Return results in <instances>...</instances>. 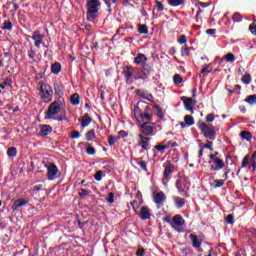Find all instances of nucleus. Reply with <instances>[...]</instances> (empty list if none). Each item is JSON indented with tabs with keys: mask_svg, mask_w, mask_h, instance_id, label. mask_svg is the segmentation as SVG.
Segmentation results:
<instances>
[{
	"mask_svg": "<svg viewBox=\"0 0 256 256\" xmlns=\"http://www.w3.org/2000/svg\"><path fill=\"white\" fill-rule=\"evenodd\" d=\"M141 133L143 135H146L148 137H153L155 135L154 133V128H153V123L151 120H148V122H144L140 125Z\"/></svg>",
	"mask_w": 256,
	"mask_h": 256,
	"instance_id": "9",
	"label": "nucleus"
},
{
	"mask_svg": "<svg viewBox=\"0 0 256 256\" xmlns=\"http://www.w3.org/2000/svg\"><path fill=\"white\" fill-rule=\"evenodd\" d=\"M219 152L218 151H215L213 154H209V159L210 161H213L215 159H219Z\"/></svg>",
	"mask_w": 256,
	"mask_h": 256,
	"instance_id": "60",
	"label": "nucleus"
},
{
	"mask_svg": "<svg viewBox=\"0 0 256 256\" xmlns=\"http://www.w3.org/2000/svg\"><path fill=\"white\" fill-rule=\"evenodd\" d=\"M97 135L95 134V130L91 129L88 132L85 133V139L86 141H93V139H96Z\"/></svg>",
	"mask_w": 256,
	"mask_h": 256,
	"instance_id": "30",
	"label": "nucleus"
},
{
	"mask_svg": "<svg viewBox=\"0 0 256 256\" xmlns=\"http://www.w3.org/2000/svg\"><path fill=\"white\" fill-rule=\"evenodd\" d=\"M184 123L187 125V127H191L195 125V119L191 115L184 116Z\"/></svg>",
	"mask_w": 256,
	"mask_h": 256,
	"instance_id": "31",
	"label": "nucleus"
},
{
	"mask_svg": "<svg viewBox=\"0 0 256 256\" xmlns=\"http://www.w3.org/2000/svg\"><path fill=\"white\" fill-rule=\"evenodd\" d=\"M137 71H139V69L134 68L133 66H126L124 68V77L126 79V83H132L133 81H131V79H135L134 73H137Z\"/></svg>",
	"mask_w": 256,
	"mask_h": 256,
	"instance_id": "12",
	"label": "nucleus"
},
{
	"mask_svg": "<svg viewBox=\"0 0 256 256\" xmlns=\"http://www.w3.org/2000/svg\"><path fill=\"white\" fill-rule=\"evenodd\" d=\"M138 32L141 35H147L149 33V27L146 24H139L138 25Z\"/></svg>",
	"mask_w": 256,
	"mask_h": 256,
	"instance_id": "33",
	"label": "nucleus"
},
{
	"mask_svg": "<svg viewBox=\"0 0 256 256\" xmlns=\"http://www.w3.org/2000/svg\"><path fill=\"white\" fill-rule=\"evenodd\" d=\"M108 143L110 145V147H113V145H115V143H117V138H115V136L110 135L108 137Z\"/></svg>",
	"mask_w": 256,
	"mask_h": 256,
	"instance_id": "51",
	"label": "nucleus"
},
{
	"mask_svg": "<svg viewBox=\"0 0 256 256\" xmlns=\"http://www.w3.org/2000/svg\"><path fill=\"white\" fill-rule=\"evenodd\" d=\"M198 129H200L205 139H210V141H215V139H217V127L202 122L201 124H199Z\"/></svg>",
	"mask_w": 256,
	"mask_h": 256,
	"instance_id": "2",
	"label": "nucleus"
},
{
	"mask_svg": "<svg viewBox=\"0 0 256 256\" xmlns=\"http://www.w3.org/2000/svg\"><path fill=\"white\" fill-rule=\"evenodd\" d=\"M134 63H136V65H141V67L143 65L147 64V56L145 54L139 53L135 58H134Z\"/></svg>",
	"mask_w": 256,
	"mask_h": 256,
	"instance_id": "19",
	"label": "nucleus"
},
{
	"mask_svg": "<svg viewBox=\"0 0 256 256\" xmlns=\"http://www.w3.org/2000/svg\"><path fill=\"white\" fill-rule=\"evenodd\" d=\"M70 103L71 105H79L81 103V97L79 96L78 93H74L70 96Z\"/></svg>",
	"mask_w": 256,
	"mask_h": 256,
	"instance_id": "26",
	"label": "nucleus"
},
{
	"mask_svg": "<svg viewBox=\"0 0 256 256\" xmlns=\"http://www.w3.org/2000/svg\"><path fill=\"white\" fill-rule=\"evenodd\" d=\"M65 91V86L61 82L54 83V95L56 99H61L63 97Z\"/></svg>",
	"mask_w": 256,
	"mask_h": 256,
	"instance_id": "16",
	"label": "nucleus"
},
{
	"mask_svg": "<svg viewBox=\"0 0 256 256\" xmlns=\"http://www.w3.org/2000/svg\"><path fill=\"white\" fill-rule=\"evenodd\" d=\"M99 7H101V2H99V0L87 1L86 17L88 21H95V18L99 15Z\"/></svg>",
	"mask_w": 256,
	"mask_h": 256,
	"instance_id": "3",
	"label": "nucleus"
},
{
	"mask_svg": "<svg viewBox=\"0 0 256 256\" xmlns=\"http://www.w3.org/2000/svg\"><path fill=\"white\" fill-rule=\"evenodd\" d=\"M92 119L88 113H85L81 119V127H87L91 123Z\"/></svg>",
	"mask_w": 256,
	"mask_h": 256,
	"instance_id": "25",
	"label": "nucleus"
},
{
	"mask_svg": "<svg viewBox=\"0 0 256 256\" xmlns=\"http://www.w3.org/2000/svg\"><path fill=\"white\" fill-rule=\"evenodd\" d=\"M13 84V79H11L10 77H7L3 84H0V85H4V89L5 87H11V85Z\"/></svg>",
	"mask_w": 256,
	"mask_h": 256,
	"instance_id": "48",
	"label": "nucleus"
},
{
	"mask_svg": "<svg viewBox=\"0 0 256 256\" xmlns=\"http://www.w3.org/2000/svg\"><path fill=\"white\" fill-rule=\"evenodd\" d=\"M155 149L157 151L163 152V151H165V149H169V145L158 144V145L155 146Z\"/></svg>",
	"mask_w": 256,
	"mask_h": 256,
	"instance_id": "54",
	"label": "nucleus"
},
{
	"mask_svg": "<svg viewBox=\"0 0 256 256\" xmlns=\"http://www.w3.org/2000/svg\"><path fill=\"white\" fill-rule=\"evenodd\" d=\"M27 203H29L28 200H25L23 198L21 199H17L13 205H12V211H17V209H19V207H23L25 205H27Z\"/></svg>",
	"mask_w": 256,
	"mask_h": 256,
	"instance_id": "23",
	"label": "nucleus"
},
{
	"mask_svg": "<svg viewBox=\"0 0 256 256\" xmlns=\"http://www.w3.org/2000/svg\"><path fill=\"white\" fill-rule=\"evenodd\" d=\"M2 29L7 30V31H11L13 29V23H11V21H5L3 23Z\"/></svg>",
	"mask_w": 256,
	"mask_h": 256,
	"instance_id": "45",
	"label": "nucleus"
},
{
	"mask_svg": "<svg viewBox=\"0 0 256 256\" xmlns=\"http://www.w3.org/2000/svg\"><path fill=\"white\" fill-rule=\"evenodd\" d=\"M151 111V106L147 105V102L140 100L134 107V117L138 123H143V121H152L153 114L149 113Z\"/></svg>",
	"mask_w": 256,
	"mask_h": 256,
	"instance_id": "1",
	"label": "nucleus"
},
{
	"mask_svg": "<svg viewBox=\"0 0 256 256\" xmlns=\"http://www.w3.org/2000/svg\"><path fill=\"white\" fill-rule=\"evenodd\" d=\"M232 21H234V23H241V21H243V15L239 12H235L232 16Z\"/></svg>",
	"mask_w": 256,
	"mask_h": 256,
	"instance_id": "37",
	"label": "nucleus"
},
{
	"mask_svg": "<svg viewBox=\"0 0 256 256\" xmlns=\"http://www.w3.org/2000/svg\"><path fill=\"white\" fill-rule=\"evenodd\" d=\"M167 196L165 192L160 191L154 195L153 201L156 204L157 209H161L163 207V203H165Z\"/></svg>",
	"mask_w": 256,
	"mask_h": 256,
	"instance_id": "13",
	"label": "nucleus"
},
{
	"mask_svg": "<svg viewBox=\"0 0 256 256\" xmlns=\"http://www.w3.org/2000/svg\"><path fill=\"white\" fill-rule=\"evenodd\" d=\"M226 222L228 223V225H233V223H235V216H233V214H229L226 217Z\"/></svg>",
	"mask_w": 256,
	"mask_h": 256,
	"instance_id": "50",
	"label": "nucleus"
},
{
	"mask_svg": "<svg viewBox=\"0 0 256 256\" xmlns=\"http://www.w3.org/2000/svg\"><path fill=\"white\" fill-rule=\"evenodd\" d=\"M40 97L44 103H51L53 101V87L45 82H39Z\"/></svg>",
	"mask_w": 256,
	"mask_h": 256,
	"instance_id": "4",
	"label": "nucleus"
},
{
	"mask_svg": "<svg viewBox=\"0 0 256 256\" xmlns=\"http://www.w3.org/2000/svg\"><path fill=\"white\" fill-rule=\"evenodd\" d=\"M89 195H91V190H85V188H80L78 191L79 199H86V197H89Z\"/></svg>",
	"mask_w": 256,
	"mask_h": 256,
	"instance_id": "27",
	"label": "nucleus"
},
{
	"mask_svg": "<svg viewBox=\"0 0 256 256\" xmlns=\"http://www.w3.org/2000/svg\"><path fill=\"white\" fill-rule=\"evenodd\" d=\"M247 163H249V156H245L242 160L241 167L245 168L247 167Z\"/></svg>",
	"mask_w": 256,
	"mask_h": 256,
	"instance_id": "62",
	"label": "nucleus"
},
{
	"mask_svg": "<svg viewBox=\"0 0 256 256\" xmlns=\"http://www.w3.org/2000/svg\"><path fill=\"white\" fill-rule=\"evenodd\" d=\"M189 237L192 241V247H194V249H199V247H201V243H203V240L199 239V236L195 234H190Z\"/></svg>",
	"mask_w": 256,
	"mask_h": 256,
	"instance_id": "21",
	"label": "nucleus"
},
{
	"mask_svg": "<svg viewBox=\"0 0 256 256\" xmlns=\"http://www.w3.org/2000/svg\"><path fill=\"white\" fill-rule=\"evenodd\" d=\"M154 109L156 110V115L159 117V119H163L165 117V113H163V108L161 106L154 104Z\"/></svg>",
	"mask_w": 256,
	"mask_h": 256,
	"instance_id": "32",
	"label": "nucleus"
},
{
	"mask_svg": "<svg viewBox=\"0 0 256 256\" xmlns=\"http://www.w3.org/2000/svg\"><path fill=\"white\" fill-rule=\"evenodd\" d=\"M178 43L180 45H185V43H187V36L185 34H182L179 38H178Z\"/></svg>",
	"mask_w": 256,
	"mask_h": 256,
	"instance_id": "52",
	"label": "nucleus"
},
{
	"mask_svg": "<svg viewBox=\"0 0 256 256\" xmlns=\"http://www.w3.org/2000/svg\"><path fill=\"white\" fill-rule=\"evenodd\" d=\"M136 255L137 256H145V249L144 248H140L136 251Z\"/></svg>",
	"mask_w": 256,
	"mask_h": 256,
	"instance_id": "64",
	"label": "nucleus"
},
{
	"mask_svg": "<svg viewBox=\"0 0 256 256\" xmlns=\"http://www.w3.org/2000/svg\"><path fill=\"white\" fill-rule=\"evenodd\" d=\"M136 95L142 99H145L147 97V92L143 90H136Z\"/></svg>",
	"mask_w": 256,
	"mask_h": 256,
	"instance_id": "57",
	"label": "nucleus"
},
{
	"mask_svg": "<svg viewBox=\"0 0 256 256\" xmlns=\"http://www.w3.org/2000/svg\"><path fill=\"white\" fill-rule=\"evenodd\" d=\"M167 1H168V5H170L171 7H179V5L185 4V0H167Z\"/></svg>",
	"mask_w": 256,
	"mask_h": 256,
	"instance_id": "35",
	"label": "nucleus"
},
{
	"mask_svg": "<svg viewBox=\"0 0 256 256\" xmlns=\"http://www.w3.org/2000/svg\"><path fill=\"white\" fill-rule=\"evenodd\" d=\"M173 81L175 85H181V83H183V77H181L179 74H175L173 76Z\"/></svg>",
	"mask_w": 256,
	"mask_h": 256,
	"instance_id": "44",
	"label": "nucleus"
},
{
	"mask_svg": "<svg viewBox=\"0 0 256 256\" xmlns=\"http://www.w3.org/2000/svg\"><path fill=\"white\" fill-rule=\"evenodd\" d=\"M32 191H43V184H37L33 186Z\"/></svg>",
	"mask_w": 256,
	"mask_h": 256,
	"instance_id": "63",
	"label": "nucleus"
},
{
	"mask_svg": "<svg viewBox=\"0 0 256 256\" xmlns=\"http://www.w3.org/2000/svg\"><path fill=\"white\" fill-rule=\"evenodd\" d=\"M140 142L138 143L139 147H142L144 151H149V143L151 138L144 136L143 134L138 135Z\"/></svg>",
	"mask_w": 256,
	"mask_h": 256,
	"instance_id": "17",
	"label": "nucleus"
},
{
	"mask_svg": "<svg viewBox=\"0 0 256 256\" xmlns=\"http://www.w3.org/2000/svg\"><path fill=\"white\" fill-rule=\"evenodd\" d=\"M79 137H81L80 131H77V130L72 131L70 135V139H79Z\"/></svg>",
	"mask_w": 256,
	"mask_h": 256,
	"instance_id": "49",
	"label": "nucleus"
},
{
	"mask_svg": "<svg viewBox=\"0 0 256 256\" xmlns=\"http://www.w3.org/2000/svg\"><path fill=\"white\" fill-rule=\"evenodd\" d=\"M244 101L248 105H256V94L249 95Z\"/></svg>",
	"mask_w": 256,
	"mask_h": 256,
	"instance_id": "36",
	"label": "nucleus"
},
{
	"mask_svg": "<svg viewBox=\"0 0 256 256\" xmlns=\"http://www.w3.org/2000/svg\"><path fill=\"white\" fill-rule=\"evenodd\" d=\"M137 71H139L141 75L134 76L135 81H139V79L145 81V79H149V75H151V71L153 70L151 69V66H149L148 64H144L142 65V68L138 69Z\"/></svg>",
	"mask_w": 256,
	"mask_h": 256,
	"instance_id": "8",
	"label": "nucleus"
},
{
	"mask_svg": "<svg viewBox=\"0 0 256 256\" xmlns=\"http://www.w3.org/2000/svg\"><path fill=\"white\" fill-rule=\"evenodd\" d=\"M174 203L177 209H181V207H185V199L179 196L174 197Z\"/></svg>",
	"mask_w": 256,
	"mask_h": 256,
	"instance_id": "28",
	"label": "nucleus"
},
{
	"mask_svg": "<svg viewBox=\"0 0 256 256\" xmlns=\"http://www.w3.org/2000/svg\"><path fill=\"white\" fill-rule=\"evenodd\" d=\"M47 167V178L48 181H53L55 179V175L59 172V168H57V165L55 163H51Z\"/></svg>",
	"mask_w": 256,
	"mask_h": 256,
	"instance_id": "15",
	"label": "nucleus"
},
{
	"mask_svg": "<svg viewBox=\"0 0 256 256\" xmlns=\"http://www.w3.org/2000/svg\"><path fill=\"white\" fill-rule=\"evenodd\" d=\"M61 67V63L55 62L51 65V73H53V75H59L61 73Z\"/></svg>",
	"mask_w": 256,
	"mask_h": 256,
	"instance_id": "24",
	"label": "nucleus"
},
{
	"mask_svg": "<svg viewBox=\"0 0 256 256\" xmlns=\"http://www.w3.org/2000/svg\"><path fill=\"white\" fill-rule=\"evenodd\" d=\"M175 187L178 190V193H185V191H189L191 189V182L185 176H180L176 182Z\"/></svg>",
	"mask_w": 256,
	"mask_h": 256,
	"instance_id": "7",
	"label": "nucleus"
},
{
	"mask_svg": "<svg viewBox=\"0 0 256 256\" xmlns=\"http://www.w3.org/2000/svg\"><path fill=\"white\" fill-rule=\"evenodd\" d=\"M181 253L184 255V256H187V255H191V253H193V249L189 248V247H186V248H183L181 250Z\"/></svg>",
	"mask_w": 256,
	"mask_h": 256,
	"instance_id": "53",
	"label": "nucleus"
},
{
	"mask_svg": "<svg viewBox=\"0 0 256 256\" xmlns=\"http://www.w3.org/2000/svg\"><path fill=\"white\" fill-rule=\"evenodd\" d=\"M223 185H225V180L220 179V180H214L210 184V187H212V189H219V187H223Z\"/></svg>",
	"mask_w": 256,
	"mask_h": 256,
	"instance_id": "29",
	"label": "nucleus"
},
{
	"mask_svg": "<svg viewBox=\"0 0 256 256\" xmlns=\"http://www.w3.org/2000/svg\"><path fill=\"white\" fill-rule=\"evenodd\" d=\"M95 181H102L103 179V170H99L94 175Z\"/></svg>",
	"mask_w": 256,
	"mask_h": 256,
	"instance_id": "47",
	"label": "nucleus"
},
{
	"mask_svg": "<svg viewBox=\"0 0 256 256\" xmlns=\"http://www.w3.org/2000/svg\"><path fill=\"white\" fill-rule=\"evenodd\" d=\"M204 149H209V151H213V142L208 141L206 144H204Z\"/></svg>",
	"mask_w": 256,
	"mask_h": 256,
	"instance_id": "61",
	"label": "nucleus"
},
{
	"mask_svg": "<svg viewBox=\"0 0 256 256\" xmlns=\"http://www.w3.org/2000/svg\"><path fill=\"white\" fill-rule=\"evenodd\" d=\"M225 61H227V63H234L235 61V54L229 52L227 55L224 56Z\"/></svg>",
	"mask_w": 256,
	"mask_h": 256,
	"instance_id": "41",
	"label": "nucleus"
},
{
	"mask_svg": "<svg viewBox=\"0 0 256 256\" xmlns=\"http://www.w3.org/2000/svg\"><path fill=\"white\" fill-rule=\"evenodd\" d=\"M107 203L113 204L115 203V193L110 192L108 196L106 197Z\"/></svg>",
	"mask_w": 256,
	"mask_h": 256,
	"instance_id": "46",
	"label": "nucleus"
},
{
	"mask_svg": "<svg viewBox=\"0 0 256 256\" xmlns=\"http://www.w3.org/2000/svg\"><path fill=\"white\" fill-rule=\"evenodd\" d=\"M252 35H256V20H253L252 25L249 26Z\"/></svg>",
	"mask_w": 256,
	"mask_h": 256,
	"instance_id": "55",
	"label": "nucleus"
},
{
	"mask_svg": "<svg viewBox=\"0 0 256 256\" xmlns=\"http://www.w3.org/2000/svg\"><path fill=\"white\" fill-rule=\"evenodd\" d=\"M140 218L143 221H147V219H151V210H149V207L142 206L140 208Z\"/></svg>",
	"mask_w": 256,
	"mask_h": 256,
	"instance_id": "18",
	"label": "nucleus"
},
{
	"mask_svg": "<svg viewBox=\"0 0 256 256\" xmlns=\"http://www.w3.org/2000/svg\"><path fill=\"white\" fill-rule=\"evenodd\" d=\"M7 155L8 157H17V148L15 147L8 148Z\"/></svg>",
	"mask_w": 256,
	"mask_h": 256,
	"instance_id": "42",
	"label": "nucleus"
},
{
	"mask_svg": "<svg viewBox=\"0 0 256 256\" xmlns=\"http://www.w3.org/2000/svg\"><path fill=\"white\" fill-rule=\"evenodd\" d=\"M174 171H175V166L171 162H168L165 166L164 173H163L164 179H169V175H171Z\"/></svg>",
	"mask_w": 256,
	"mask_h": 256,
	"instance_id": "20",
	"label": "nucleus"
},
{
	"mask_svg": "<svg viewBox=\"0 0 256 256\" xmlns=\"http://www.w3.org/2000/svg\"><path fill=\"white\" fill-rule=\"evenodd\" d=\"M189 51H191V48L189 46L185 45L181 48V57H189Z\"/></svg>",
	"mask_w": 256,
	"mask_h": 256,
	"instance_id": "40",
	"label": "nucleus"
},
{
	"mask_svg": "<svg viewBox=\"0 0 256 256\" xmlns=\"http://www.w3.org/2000/svg\"><path fill=\"white\" fill-rule=\"evenodd\" d=\"M32 39L34 41V46L39 49L41 45H43V39H45V36L41 34V31L36 30L32 34Z\"/></svg>",
	"mask_w": 256,
	"mask_h": 256,
	"instance_id": "14",
	"label": "nucleus"
},
{
	"mask_svg": "<svg viewBox=\"0 0 256 256\" xmlns=\"http://www.w3.org/2000/svg\"><path fill=\"white\" fill-rule=\"evenodd\" d=\"M137 165H139V167L143 170V171H147V162L145 161H138Z\"/></svg>",
	"mask_w": 256,
	"mask_h": 256,
	"instance_id": "56",
	"label": "nucleus"
},
{
	"mask_svg": "<svg viewBox=\"0 0 256 256\" xmlns=\"http://www.w3.org/2000/svg\"><path fill=\"white\" fill-rule=\"evenodd\" d=\"M155 3H156V9L158 13H161V11H165V6L163 5V2L159 0H155Z\"/></svg>",
	"mask_w": 256,
	"mask_h": 256,
	"instance_id": "43",
	"label": "nucleus"
},
{
	"mask_svg": "<svg viewBox=\"0 0 256 256\" xmlns=\"http://www.w3.org/2000/svg\"><path fill=\"white\" fill-rule=\"evenodd\" d=\"M86 153L87 155H95L96 150L93 146H91V143H86Z\"/></svg>",
	"mask_w": 256,
	"mask_h": 256,
	"instance_id": "39",
	"label": "nucleus"
},
{
	"mask_svg": "<svg viewBox=\"0 0 256 256\" xmlns=\"http://www.w3.org/2000/svg\"><path fill=\"white\" fill-rule=\"evenodd\" d=\"M127 135H129V133H127L125 130H120L118 132L119 139H125V137H127Z\"/></svg>",
	"mask_w": 256,
	"mask_h": 256,
	"instance_id": "59",
	"label": "nucleus"
},
{
	"mask_svg": "<svg viewBox=\"0 0 256 256\" xmlns=\"http://www.w3.org/2000/svg\"><path fill=\"white\" fill-rule=\"evenodd\" d=\"M213 121H215V114L210 113L206 116V122L207 123H213Z\"/></svg>",
	"mask_w": 256,
	"mask_h": 256,
	"instance_id": "58",
	"label": "nucleus"
},
{
	"mask_svg": "<svg viewBox=\"0 0 256 256\" xmlns=\"http://www.w3.org/2000/svg\"><path fill=\"white\" fill-rule=\"evenodd\" d=\"M240 136L242 137V139H245V141H251V139H253V136L249 131H242L240 133Z\"/></svg>",
	"mask_w": 256,
	"mask_h": 256,
	"instance_id": "38",
	"label": "nucleus"
},
{
	"mask_svg": "<svg viewBox=\"0 0 256 256\" xmlns=\"http://www.w3.org/2000/svg\"><path fill=\"white\" fill-rule=\"evenodd\" d=\"M63 102L61 100H57L52 102L48 106V110L45 112V119H53L54 115H57L61 111V107Z\"/></svg>",
	"mask_w": 256,
	"mask_h": 256,
	"instance_id": "6",
	"label": "nucleus"
},
{
	"mask_svg": "<svg viewBox=\"0 0 256 256\" xmlns=\"http://www.w3.org/2000/svg\"><path fill=\"white\" fill-rule=\"evenodd\" d=\"M170 226L177 233H183L185 231V219L181 214H176L172 218V222H170Z\"/></svg>",
	"mask_w": 256,
	"mask_h": 256,
	"instance_id": "5",
	"label": "nucleus"
},
{
	"mask_svg": "<svg viewBox=\"0 0 256 256\" xmlns=\"http://www.w3.org/2000/svg\"><path fill=\"white\" fill-rule=\"evenodd\" d=\"M53 133V128L50 125H42L40 128L41 137H47V135H51Z\"/></svg>",
	"mask_w": 256,
	"mask_h": 256,
	"instance_id": "22",
	"label": "nucleus"
},
{
	"mask_svg": "<svg viewBox=\"0 0 256 256\" xmlns=\"http://www.w3.org/2000/svg\"><path fill=\"white\" fill-rule=\"evenodd\" d=\"M181 101L184 103V107L186 111H190L193 113V109H195V105H197V100H194L193 98H189L187 96H182Z\"/></svg>",
	"mask_w": 256,
	"mask_h": 256,
	"instance_id": "11",
	"label": "nucleus"
},
{
	"mask_svg": "<svg viewBox=\"0 0 256 256\" xmlns=\"http://www.w3.org/2000/svg\"><path fill=\"white\" fill-rule=\"evenodd\" d=\"M241 81L244 83V85H251L253 78L251 77V74H244L241 78Z\"/></svg>",
	"mask_w": 256,
	"mask_h": 256,
	"instance_id": "34",
	"label": "nucleus"
},
{
	"mask_svg": "<svg viewBox=\"0 0 256 256\" xmlns=\"http://www.w3.org/2000/svg\"><path fill=\"white\" fill-rule=\"evenodd\" d=\"M208 164L210 165V169L212 171H221V169L225 168V161H223L221 158L209 160Z\"/></svg>",
	"mask_w": 256,
	"mask_h": 256,
	"instance_id": "10",
	"label": "nucleus"
}]
</instances>
